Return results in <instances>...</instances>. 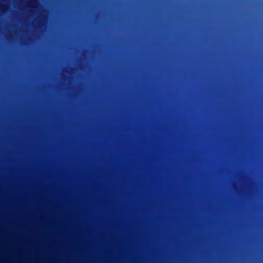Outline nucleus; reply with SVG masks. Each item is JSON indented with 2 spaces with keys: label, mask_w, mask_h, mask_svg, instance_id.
Returning a JSON list of instances; mask_svg holds the SVG:
<instances>
[{
  "label": "nucleus",
  "mask_w": 263,
  "mask_h": 263,
  "mask_svg": "<svg viewBox=\"0 0 263 263\" xmlns=\"http://www.w3.org/2000/svg\"><path fill=\"white\" fill-rule=\"evenodd\" d=\"M31 2H32V3H33V4H35V1H32Z\"/></svg>",
  "instance_id": "f257e3e1"
}]
</instances>
